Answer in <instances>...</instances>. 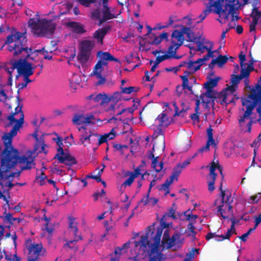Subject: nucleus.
<instances>
[{"mask_svg":"<svg viewBox=\"0 0 261 261\" xmlns=\"http://www.w3.org/2000/svg\"><path fill=\"white\" fill-rule=\"evenodd\" d=\"M179 239V235L177 233L174 234L171 238L167 239V243L164 245L165 247H163L164 249H170L174 246L176 244L178 243L179 241L176 242L177 239Z\"/></svg>","mask_w":261,"mask_h":261,"instance_id":"obj_27","label":"nucleus"},{"mask_svg":"<svg viewBox=\"0 0 261 261\" xmlns=\"http://www.w3.org/2000/svg\"><path fill=\"white\" fill-rule=\"evenodd\" d=\"M5 43L9 45L8 50L13 51L14 57L18 56L22 51H24L26 54L24 59L21 58L18 60H15L14 68L17 69L18 72L16 78L17 79L21 75L33 74L34 68L32 67V64L27 61L29 58L33 59V58L30 57V56L33 54V50L27 46V39L24 34L17 32L15 34L8 35Z\"/></svg>","mask_w":261,"mask_h":261,"instance_id":"obj_2","label":"nucleus"},{"mask_svg":"<svg viewBox=\"0 0 261 261\" xmlns=\"http://www.w3.org/2000/svg\"><path fill=\"white\" fill-rule=\"evenodd\" d=\"M178 30H175L172 32L171 43L180 46L185 40L184 35H186L188 41L194 42L196 40L195 34L189 28H184L182 26H178Z\"/></svg>","mask_w":261,"mask_h":261,"instance_id":"obj_6","label":"nucleus"},{"mask_svg":"<svg viewBox=\"0 0 261 261\" xmlns=\"http://www.w3.org/2000/svg\"><path fill=\"white\" fill-rule=\"evenodd\" d=\"M184 216L186 217V220L189 221L190 222L196 223V220L198 216L196 215H193L190 210H188L184 213Z\"/></svg>","mask_w":261,"mask_h":261,"instance_id":"obj_40","label":"nucleus"},{"mask_svg":"<svg viewBox=\"0 0 261 261\" xmlns=\"http://www.w3.org/2000/svg\"><path fill=\"white\" fill-rule=\"evenodd\" d=\"M98 137L97 134H91L89 135L86 136L85 135H82L80 139L81 144H83L85 142H88L89 143H91V138L92 137Z\"/></svg>","mask_w":261,"mask_h":261,"instance_id":"obj_41","label":"nucleus"},{"mask_svg":"<svg viewBox=\"0 0 261 261\" xmlns=\"http://www.w3.org/2000/svg\"><path fill=\"white\" fill-rule=\"evenodd\" d=\"M96 170H98V173L96 175H87V178H91L92 179H95L97 182H100L101 181V174L103 172V169L99 170V169L96 168Z\"/></svg>","mask_w":261,"mask_h":261,"instance_id":"obj_50","label":"nucleus"},{"mask_svg":"<svg viewBox=\"0 0 261 261\" xmlns=\"http://www.w3.org/2000/svg\"><path fill=\"white\" fill-rule=\"evenodd\" d=\"M67 25L72 28L73 32L76 34H82L86 32V31L84 29V25L79 22L70 21L67 23Z\"/></svg>","mask_w":261,"mask_h":261,"instance_id":"obj_21","label":"nucleus"},{"mask_svg":"<svg viewBox=\"0 0 261 261\" xmlns=\"http://www.w3.org/2000/svg\"><path fill=\"white\" fill-rule=\"evenodd\" d=\"M176 210V205L175 203L172 204V206L168 209V213H166L167 214L168 217H171L173 219H175L177 218L176 216L175 215V211Z\"/></svg>","mask_w":261,"mask_h":261,"instance_id":"obj_48","label":"nucleus"},{"mask_svg":"<svg viewBox=\"0 0 261 261\" xmlns=\"http://www.w3.org/2000/svg\"><path fill=\"white\" fill-rule=\"evenodd\" d=\"M201 66V64H199L195 67V69L193 70V71H185L184 72V75L180 76V77L182 81V83L186 84L187 83H189L188 77L190 74L194 73L196 71L199 70Z\"/></svg>","mask_w":261,"mask_h":261,"instance_id":"obj_29","label":"nucleus"},{"mask_svg":"<svg viewBox=\"0 0 261 261\" xmlns=\"http://www.w3.org/2000/svg\"><path fill=\"white\" fill-rule=\"evenodd\" d=\"M261 197V193H257L254 195L250 196V199L253 201V203H257Z\"/></svg>","mask_w":261,"mask_h":261,"instance_id":"obj_63","label":"nucleus"},{"mask_svg":"<svg viewBox=\"0 0 261 261\" xmlns=\"http://www.w3.org/2000/svg\"><path fill=\"white\" fill-rule=\"evenodd\" d=\"M15 60H11L10 61V63H9V64H11V67L10 68H9V67H8L7 65H5L3 66V68L8 73V74L10 75V74H12V73L13 72L14 70L15 69H16V68H14V66H15Z\"/></svg>","mask_w":261,"mask_h":261,"instance_id":"obj_49","label":"nucleus"},{"mask_svg":"<svg viewBox=\"0 0 261 261\" xmlns=\"http://www.w3.org/2000/svg\"><path fill=\"white\" fill-rule=\"evenodd\" d=\"M42 32L40 36H45L48 35H53L55 31L56 25L53 22L52 20H48L46 18L43 19Z\"/></svg>","mask_w":261,"mask_h":261,"instance_id":"obj_13","label":"nucleus"},{"mask_svg":"<svg viewBox=\"0 0 261 261\" xmlns=\"http://www.w3.org/2000/svg\"><path fill=\"white\" fill-rule=\"evenodd\" d=\"M216 169H218L220 173L223 172V167L219 164L218 161L215 162L213 161L211 163V166L210 167V173L211 174V172L213 171V174H215V176H217V174L215 172Z\"/></svg>","mask_w":261,"mask_h":261,"instance_id":"obj_31","label":"nucleus"},{"mask_svg":"<svg viewBox=\"0 0 261 261\" xmlns=\"http://www.w3.org/2000/svg\"><path fill=\"white\" fill-rule=\"evenodd\" d=\"M180 46L175 44L171 43V44L168 48L166 55L169 56V58H171L174 54H176L177 50L179 48Z\"/></svg>","mask_w":261,"mask_h":261,"instance_id":"obj_36","label":"nucleus"},{"mask_svg":"<svg viewBox=\"0 0 261 261\" xmlns=\"http://www.w3.org/2000/svg\"><path fill=\"white\" fill-rule=\"evenodd\" d=\"M162 233V229H158L153 238L154 243L151 244V249L149 252L148 261H164V254L159 251V245Z\"/></svg>","mask_w":261,"mask_h":261,"instance_id":"obj_8","label":"nucleus"},{"mask_svg":"<svg viewBox=\"0 0 261 261\" xmlns=\"http://www.w3.org/2000/svg\"><path fill=\"white\" fill-rule=\"evenodd\" d=\"M43 19L36 20L34 18L30 19L28 21V24L32 32L37 36H40V33L42 32Z\"/></svg>","mask_w":261,"mask_h":261,"instance_id":"obj_15","label":"nucleus"},{"mask_svg":"<svg viewBox=\"0 0 261 261\" xmlns=\"http://www.w3.org/2000/svg\"><path fill=\"white\" fill-rule=\"evenodd\" d=\"M134 244L137 256H138L140 254L143 255L147 252L149 254L150 250L149 251L148 249L151 248V245L150 246L148 241V233L142 236L141 240L139 241H135Z\"/></svg>","mask_w":261,"mask_h":261,"instance_id":"obj_10","label":"nucleus"},{"mask_svg":"<svg viewBox=\"0 0 261 261\" xmlns=\"http://www.w3.org/2000/svg\"><path fill=\"white\" fill-rule=\"evenodd\" d=\"M168 34L167 32H164L161 34L159 36H156L154 34H151L150 38H152L153 40L149 42V44L151 45H159L163 39L168 40Z\"/></svg>","mask_w":261,"mask_h":261,"instance_id":"obj_22","label":"nucleus"},{"mask_svg":"<svg viewBox=\"0 0 261 261\" xmlns=\"http://www.w3.org/2000/svg\"><path fill=\"white\" fill-rule=\"evenodd\" d=\"M5 215L4 219L8 222H9L11 224H13V221H16L17 223L19 224L21 221L22 220V219L19 218H14L12 217V215L10 213H7L6 209L4 213Z\"/></svg>","mask_w":261,"mask_h":261,"instance_id":"obj_38","label":"nucleus"},{"mask_svg":"<svg viewBox=\"0 0 261 261\" xmlns=\"http://www.w3.org/2000/svg\"><path fill=\"white\" fill-rule=\"evenodd\" d=\"M241 80L242 79L239 77V75H235L234 74H233L231 75L230 83L232 85L238 87V85L240 83Z\"/></svg>","mask_w":261,"mask_h":261,"instance_id":"obj_52","label":"nucleus"},{"mask_svg":"<svg viewBox=\"0 0 261 261\" xmlns=\"http://www.w3.org/2000/svg\"><path fill=\"white\" fill-rule=\"evenodd\" d=\"M219 77L210 79L204 84V87L206 89H213L214 87L217 85Z\"/></svg>","mask_w":261,"mask_h":261,"instance_id":"obj_37","label":"nucleus"},{"mask_svg":"<svg viewBox=\"0 0 261 261\" xmlns=\"http://www.w3.org/2000/svg\"><path fill=\"white\" fill-rule=\"evenodd\" d=\"M46 178L47 176L42 171L41 172L40 175L36 177V179H39L38 182L40 186H42L45 184L44 180Z\"/></svg>","mask_w":261,"mask_h":261,"instance_id":"obj_56","label":"nucleus"},{"mask_svg":"<svg viewBox=\"0 0 261 261\" xmlns=\"http://www.w3.org/2000/svg\"><path fill=\"white\" fill-rule=\"evenodd\" d=\"M111 101V98L105 94L99 93L94 97V101L100 102L101 105L108 103Z\"/></svg>","mask_w":261,"mask_h":261,"instance_id":"obj_28","label":"nucleus"},{"mask_svg":"<svg viewBox=\"0 0 261 261\" xmlns=\"http://www.w3.org/2000/svg\"><path fill=\"white\" fill-rule=\"evenodd\" d=\"M4 150L2 151L0 160V199L6 201L8 208H10L9 199L10 198L9 191L16 185L23 186L25 183L13 184L14 177H19L21 171L32 168L33 160L24 155L20 156L18 151L16 159H10L4 162Z\"/></svg>","mask_w":261,"mask_h":261,"instance_id":"obj_1","label":"nucleus"},{"mask_svg":"<svg viewBox=\"0 0 261 261\" xmlns=\"http://www.w3.org/2000/svg\"><path fill=\"white\" fill-rule=\"evenodd\" d=\"M215 60L218 66L219 67H221L226 63L228 60V58L226 56H222L220 55L218 56L216 59H215Z\"/></svg>","mask_w":261,"mask_h":261,"instance_id":"obj_44","label":"nucleus"},{"mask_svg":"<svg viewBox=\"0 0 261 261\" xmlns=\"http://www.w3.org/2000/svg\"><path fill=\"white\" fill-rule=\"evenodd\" d=\"M242 108L238 117L240 126H242L250 117H256V121L261 124V88L253 86L249 95L241 99Z\"/></svg>","mask_w":261,"mask_h":261,"instance_id":"obj_4","label":"nucleus"},{"mask_svg":"<svg viewBox=\"0 0 261 261\" xmlns=\"http://www.w3.org/2000/svg\"><path fill=\"white\" fill-rule=\"evenodd\" d=\"M253 71L251 69H250L248 67L247 68H244V66L241 68V73L239 74V77L242 80L244 78H248L249 76L250 72Z\"/></svg>","mask_w":261,"mask_h":261,"instance_id":"obj_42","label":"nucleus"},{"mask_svg":"<svg viewBox=\"0 0 261 261\" xmlns=\"http://www.w3.org/2000/svg\"><path fill=\"white\" fill-rule=\"evenodd\" d=\"M110 29L111 27L109 25L99 28L93 33V38L96 40L97 42L102 44L103 38Z\"/></svg>","mask_w":261,"mask_h":261,"instance_id":"obj_16","label":"nucleus"},{"mask_svg":"<svg viewBox=\"0 0 261 261\" xmlns=\"http://www.w3.org/2000/svg\"><path fill=\"white\" fill-rule=\"evenodd\" d=\"M180 174V171L178 169H173L172 171V173L171 175L169 177V178H167L164 183L162 185L161 188L160 190H163L166 191L169 189L170 185L173 182L174 179L177 180L178 177Z\"/></svg>","mask_w":261,"mask_h":261,"instance_id":"obj_18","label":"nucleus"},{"mask_svg":"<svg viewBox=\"0 0 261 261\" xmlns=\"http://www.w3.org/2000/svg\"><path fill=\"white\" fill-rule=\"evenodd\" d=\"M169 59H170L169 56H167V55H166V54L162 55V56H158L156 58V60H155L154 63H156L157 65H158L159 63L163 62V61H164L165 60Z\"/></svg>","mask_w":261,"mask_h":261,"instance_id":"obj_60","label":"nucleus"},{"mask_svg":"<svg viewBox=\"0 0 261 261\" xmlns=\"http://www.w3.org/2000/svg\"><path fill=\"white\" fill-rule=\"evenodd\" d=\"M104 135L107 138V140L113 139L116 136V132L114 128H112L109 133L105 134Z\"/></svg>","mask_w":261,"mask_h":261,"instance_id":"obj_62","label":"nucleus"},{"mask_svg":"<svg viewBox=\"0 0 261 261\" xmlns=\"http://www.w3.org/2000/svg\"><path fill=\"white\" fill-rule=\"evenodd\" d=\"M121 91L115 92L110 97L111 100H113L115 103L121 100Z\"/></svg>","mask_w":261,"mask_h":261,"instance_id":"obj_54","label":"nucleus"},{"mask_svg":"<svg viewBox=\"0 0 261 261\" xmlns=\"http://www.w3.org/2000/svg\"><path fill=\"white\" fill-rule=\"evenodd\" d=\"M72 121L76 125L85 124V116L83 114H75Z\"/></svg>","mask_w":261,"mask_h":261,"instance_id":"obj_35","label":"nucleus"},{"mask_svg":"<svg viewBox=\"0 0 261 261\" xmlns=\"http://www.w3.org/2000/svg\"><path fill=\"white\" fill-rule=\"evenodd\" d=\"M154 150V145H153V146L152 150H150L148 152V158L152 159L151 166L155 167V163H156V160L159 158V156H154V155L153 154Z\"/></svg>","mask_w":261,"mask_h":261,"instance_id":"obj_47","label":"nucleus"},{"mask_svg":"<svg viewBox=\"0 0 261 261\" xmlns=\"http://www.w3.org/2000/svg\"><path fill=\"white\" fill-rule=\"evenodd\" d=\"M233 202V198L231 197V194L228 195H227L226 199L225 198L224 204L225 205V207H227L228 212H230L232 215H233V211H232V206L231 205V203Z\"/></svg>","mask_w":261,"mask_h":261,"instance_id":"obj_39","label":"nucleus"},{"mask_svg":"<svg viewBox=\"0 0 261 261\" xmlns=\"http://www.w3.org/2000/svg\"><path fill=\"white\" fill-rule=\"evenodd\" d=\"M94 45L93 41L87 40L81 42L80 51L77 56V60L80 63L84 64L88 61Z\"/></svg>","mask_w":261,"mask_h":261,"instance_id":"obj_9","label":"nucleus"},{"mask_svg":"<svg viewBox=\"0 0 261 261\" xmlns=\"http://www.w3.org/2000/svg\"><path fill=\"white\" fill-rule=\"evenodd\" d=\"M101 12L99 9H96L93 10L91 14V18L94 20H98L99 25H100V20L101 17Z\"/></svg>","mask_w":261,"mask_h":261,"instance_id":"obj_43","label":"nucleus"},{"mask_svg":"<svg viewBox=\"0 0 261 261\" xmlns=\"http://www.w3.org/2000/svg\"><path fill=\"white\" fill-rule=\"evenodd\" d=\"M226 208L227 209V207H225V204L221 203V204L217 206V215H220L224 219H227L228 216L225 215L226 213L225 210Z\"/></svg>","mask_w":261,"mask_h":261,"instance_id":"obj_34","label":"nucleus"},{"mask_svg":"<svg viewBox=\"0 0 261 261\" xmlns=\"http://www.w3.org/2000/svg\"><path fill=\"white\" fill-rule=\"evenodd\" d=\"M96 56L97 58H100L101 59L105 60L106 62H107V61H111L119 62L118 59L115 58L108 52L98 51L97 52Z\"/></svg>","mask_w":261,"mask_h":261,"instance_id":"obj_24","label":"nucleus"},{"mask_svg":"<svg viewBox=\"0 0 261 261\" xmlns=\"http://www.w3.org/2000/svg\"><path fill=\"white\" fill-rule=\"evenodd\" d=\"M56 141L59 147L57 148L58 153L54 156L55 159H57L60 163L64 164L69 166H71L76 164L75 158L69 153H65L63 149L62 138L58 136L57 139H54Z\"/></svg>","mask_w":261,"mask_h":261,"instance_id":"obj_7","label":"nucleus"},{"mask_svg":"<svg viewBox=\"0 0 261 261\" xmlns=\"http://www.w3.org/2000/svg\"><path fill=\"white\" fill-rule=\"evenodd\" d=\"M101 13L102 16L100 20V24L113 18H117V15H115L111 13L110 8H102Z\"/></svg>","mask_w":261,"mask_h":261,"instance_id":"obj_23","label":"nucleus"},{"mask_svg":"<svg viewBox=\"0 0 261 261\" xmlns=\"http://www.w3.org/2000/svg\"><path fill=\"white\" fill-rule=\"evenodd\" d=\"M129 246V243L126 242L124 243L121 247H117L116 248L114 252L110 254L111 261H119L121 254V252L124 249L128 248Z\"/></svg>","mask_w":261,"mask_h":261,"instance_id":"obj_20","label":"nucleus"},{"mask_svg":"<svg viewBox=\"0 0 261 261\" xmlns=\"http://www.w3.org/2000/svg\"><path fill=\"white\" fill-rule=\"evenodd\" d=\"M250 17L252 18V21L258 23V20L261 17V11L254 6L252 10Z\"/></svg>","mask_w":261,"mask_h":261,"instance_id":"obj_33","label":"nucleus"},{"mask_svg":"<svg viewBox=\"0 0 261 261\" xmlns=\"http://www.w3.org/2000/svg\"><path fill=\"white\" fill-rule=\"evenodd\" d=\"M166 119L167 116L166 113H162L159 115L156 119L160 121V124H159L160 127H162L164 125L167 126L169 125V124H164Z\"/></svg>","mask_w":261,"mask_h":261,"instance_id":"obj_46","label":"nucleus"},{"mask_svg":"<svg viewBox=\"0 0 261 261\" xmlns=\"http://www.w3.org/2000/svg\"><path fill=\"white\" fill-rule=\"evenodd\" d=\"M99 60L94 66L91 75H95L96 77H101L102 71L103 70V66H107L108 63L104 59L98 58Z\"/></svg>","mask_w":261,"mask_h":261,"instance_id":"obj_17","label":"nucleus"},{"mask_svg":"<svg viewBox=\"0 0 261 261\" xmlns=\"http://www.w3.org/2000/svg\"><path fill=\"white\" fill-rule=\"evenodd\" d=\"M68 219L69 231L73 233L74 237L73 240L77 239V242L79 240H83V237L81 234L77 235L79 229L77 226V223L75 222L74 218L72 217H69Z\"/></svg>","mask_w":261,"mask_h":261,"instance_id":"obj_19","label":"nucleus"},{"mask_svg":"<svg viewBox=\"0 0 261 261\" xmlns=\"http://www.w3.org/2000/svg\"><path fill=\"white\" fill-rule=\"evenodd\" d=\"M192 14L191 13L188 14L187 16L184 17L182 19L183 24H181L178 26H182L184 28H189L190 30L192 32H193L194 27L192 26Z\"/></svg>","mask_w":261,"mask_h":261,"instance_id":"obj_25","label":"nucleus"},{"mask_svg":"<svg viewBox=\"0 0 261 261\" xmlns=\"http://www.w3.org/2000/svg\"><path fill=\"white\" fill-rule=\"evenodd\" d=\"M77 242V239L67 241L66 244H64L63 248L65 249L68 248L69 249L72 250L73 252H76L77 251V250L79 249L78 247L75 245V244Z\"/></svg>","mask_w":261,"mask_h":261,"instance_id":"obj_32","label":"nucleus"},{"mask_svg":"<svg viewBox=\"0 0 261 261\" xmlns=\"http://www.w3.org/2000/svg\"><path fill=\"white\" fill-rule=\"evenodd\" d=\"M216 176H215V174H213V171L211 172V174L209 173L208 176L207 177V186H208V190L210 192H212L215 189V183L216 179Z\"/></svg>","mask_w":261,"mask_h":261,"instance_id":"obj_30","label":"nucleus"},{"mask_svg":"<svg viewBox=\"0 0 261 261\" xmlns=\"http://www.w3.org/2000/svg\"><path fill=\"white\" fill-rule=\"evenodd\" d=\"M248 3V0H225L224 5V9L222 6V12L221 14H225V18H227L228 16L231 15V21L239 20L240 18L238 15H236V11L242 6H244Z\"/></svg>","mask_w":261,"mask_h":261,"instance_id":"obj_5","label":"nucleus"},{"mask_svg":"<svg viewBox=\"0 0 261 261\" xmlns=\"http://www.w3.org/2000/svg\"><path fill=\"white\" fill-rule=\"evenodd\" d=\"M197 253V254L199 253V249H192L190 251L188 252L186 254V257L193 259L194 257L195 253Z\"/></svg>","mask_w":261,"mask_h":261,"instance_id":"obj_61","label":"nucleus"},{"mask_svg":"<svg viewBox=\"0 0 261 261\" xmlns=\"http://www.w3.org/2000/svg\"><path fill=\"white\" fill-rule=\"evenodd\" d=\"M191 159H188L186 160L184 162H183L181 164H178L176 168H174L173 169H178L181 172V169L185 168L187 166H188L191 162Z\"/></svg>","mask_w":261,"mask_h":261,"instance_id":"obj_53","label":"nucleus"},{"mask_svg":"<svg viewBox=\"0 0 261 261\" xmlns=\"http://www.w3.org/2000/svg\"><path fill=\"white\" fill-rule=\"evenodd\" d=\"M238 87L231 85L228 86L225 89L223 90L219 93L218 95V100L220 101L221 104H226V105L232 103L234 102V99L231 98L230 100H228V98L230 96H232L233 95L234 92L237 90Z\"/></svg>","mask_w":261,"mask_h":261,"instance_id":"obj_11","label":"nucleus"},{"mask_svg":"<svg viewBox=\"0 0 261 261\" xmlns=\"http://www.w3.org/2000/svg\"><path fill=\"white\" fill-rule=\"evenodd\" d=\"M168 217L167 214L163 215L161 219V224L164 228H166L169 226V224L166 223L167 218Z\"/></svg>","mask_w":261,"mask_h":261,"instance_id":"obj_64","label":"nucleus"},{"mask_svg":"<svg viewBox=\"0 0 261 261\" xmlns=\"http://www.w3.org/2000/svg\"><path fill=\"white\" fill-rule=\"evenodd\" d=\"M164 163L163 161L159 162L158 160H156V163H155V167L151 166V167L156 172H160L162 171L163 168Z\"/></svg>","mask_w":261,"mask_h":261,"instance_id":"obj_57","label":"nucleus"},{"mask_svg":"<svg viewBox=\"0 0 261 261\" xmlns=\"http://www.w3.org/2000/svg\"><path fill=\"white\" fill-rule=\"evenodd\" d=\"M120 89L121 90V93L124 94H130L133 92H137L139 90L138 88L132 86L125 88H123L122 86H121Z\"/></svg>","mask_w":261,"mask_h":261,"instance_id":"obj_45","label":"nucleus"},{"mask_svg":"<svg viewBox=\"0 0 261 261\" xmlns=\"http://www.w3.org/2000/svg\"><path fill=\"white\" fill-rule=\"evenodd\" d=\"M17 106L15 109V112H12L7 117L9 121L7 126L14 125L12 129L8 133H5L2 137L4 144L3 152L4 159L5 161L9 160L16 159L18 149L15 148L12 145V138L17 135L18 131L22 126L24 123V114L22 110V104L20 102H17Z\"/></svg>","mask_w":261,"mask_h":261,"instance_id":"obj_3","label":"nucleus"},{"mask_svg":"<svg viewBox=\"0 0 261 261\" xmlns=\"http://www.w3.org/2000/svg\"><path fill=\"white\" fill-rule=\"evenodd\" d=\"M36 143L35 144V146L34 147V150L36 151H38V153H44L45 154H46L47 152V151H46L45 150V147L46 146V144L44 143V139L40 137L39 139L36 141Z\"/></svg>","mask_w":261,"mask_h":261,"instance_id":"obj_26","label":"nucleus"},{"mask_svg":"<svg viewBox=\"0 0 261 261\" xmlns=\"http://www.w3.org/2000/svg\"><path fill=\"white\" fill-rule=\"evenodd\" d=\"M232 233V232L230 230L228 229L226 235L224 236V235L221 234L220 236V238H221V239H216L215 240L217 242H220V241H222L225 239L229 240L230 239Z\"/></svg>","mask_w":261,"mask_h":261,"instance_id":"obj_58","label":"nucleus"},{"mask_svg":"<svg viewBox=\"0 0 261 261\" xmlns=\"http://www.w3.org/2000/svg\"><path fill=\"white\" fill-rule=\"evenodd\" d=\"M207 91L205 93H203L200 96V99L202 100V102L206 104V106L210 104L211 102H214V100L218 98L217 92L213 89H206Z\"/></svg>","mask_w":261,"mask_h":261,"instance_id":"obj_14","label":"nucleus"},{"mask_svg":"<svg viewBox=\"0 0 261 261\" xmlns=\"http://www.w3.org/2000/svg\"><path fill=\"white\" fill-rule=\"evenodd\" d=\"M249 121L247 123L246 127L247 128V132L248 133H250L251 130L252 124L254 123H256V117H250L248 118Z\"/></svg>","mask_w":261,"mask_h":261,"instance_id":"obj_55","label":"nucleus"},{"mask_svg":"<svg viewBox=\"0 0 261 261\" xmlns=\"http://www.w3.org/2000/svg\"><path fill=\"white\" fill-rule=\"evenodd\" d=\"M125 175H129V177L123 182L122 185L124 186V187H126L127 186H130L134 181L135 178L130 173V172H126Z\"/></svg>","mask_w":261,"mask_h":261,"instance_id":"obj_51","label":"nucleus"},{"mask_svg":"<svg viewBox=\"0 0 261 261\" xmlns=\"http://www.w3.org/2000/svg\"><path fill=\"white\" fill-rule=\"evenodd\" d=\"M232 233V232L230 230L228 229L226 235L224 236V235L221 234L220 236V238H221V239H216L215 240L217 242H220V241H222L225 239L229 240L230 239Z\"/></svg>","mask_w":261,"mask_h":261,"instance_id":"obj_59","label":"nucleus"},{"mask_svg":"<svg viewBox=\"0 0 261 261\" xmlns=\"http://www.w3.org/2000/svg\"><path fill=\"white\" fill-rule=\"evenodd\" d=\"M43 246L41 243L31 244L28 248L29 255L28 261H36L40 255Z\"/></svg>","mask_w":261,"mask_h":261,"instance_id":"obj_12","label":"nucleus"}]
</instances>
